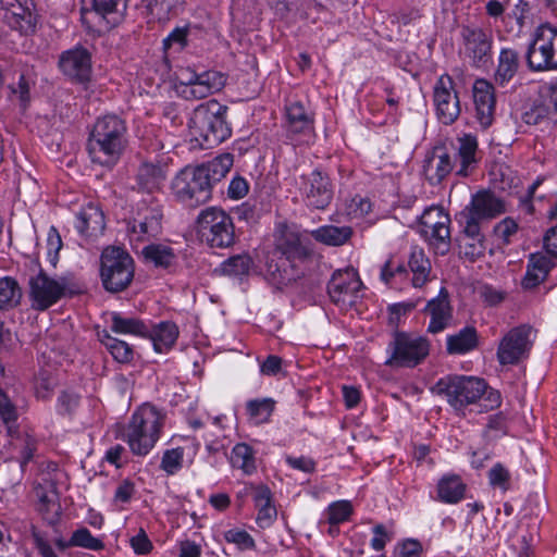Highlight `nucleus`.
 Segmentation results:
<instances>
[{
	"label": "nucleus",
	"mask_w": 557,
	"mask_h": 557,
	"mask_svg": "<svg viewBox=\"0 0 557 557\" xmlns=\"http://www.w3.org/2000/svg\"><path fill=\"white\" fill-rule=\"evenodd\" d=\"M457 143L458 146L454 151L456 153V161H459L456 175L467 177L474 171L479 162L476 157L478 140L475 136L465 134L457 138Z\"/></svg>",
	"instance_id": "obj_26"
},
{
	"label": "nucleus",
	"mask_w": 557,
	"mask_h": 557,
	"mask_svg": "<svg viewBox=\"0 0 557 557\" xmlns=\"http://www.w3.org/2000/svg\"><path fill=\"white\" fill-rule=\"evenodd\" d=\"M466 54L476 67L486 65L491 60L492 37L480 28L463 32Z\"/></svg>",
	"instance_id": "obj_23"
},
{
	"label": "nucleus",
	"mask_w": 557,
	"mask_h": 557,
	"mask_svg": "<svg viewBox=\"0 0 557 557\" xmlns=\"http://www.w3.org/2000/svg\"><path fill=\"white\" fill-rule=\"evenodd\" d=\"M552 262L548 257L540 252L531 253L522 286L527 289L536 287L546 280Z\"/></svg>",
	"instance_id": "obj_30"
},
{
	"label": "nucleus",
	"mask_w": 557,
	"mask_h": 557,
	"mask_svg": "<svg viewBox=\"0 0 557 557\" xmlns=\"http://www.w3.org/2000/svg\"><path fill=\"white\" fill-rule=\"evenodd\" d=\"M100 342L112 355L114 360L120 363H128L133 360L134 352L132 347L123 341L112 337L108 332H103L100 336Z\"/></svg>",
	"instance_id": "obj_42"
},
{
	"label": "nucleus",
	"mask_w": 557,
	"mask_h": 557,
	"mask_svg": "<svg viewBox=\"0 0 557 557\" xmlns=\"http://www.w3.org/2000/svg\"><path fill=\"white\" fill-rule=\"evenodd\" d=\"M450 218L441 207L424 210L420 220V234L438 255L450 248Z\"/></svg>",
	"instance_id": "obj_14"
},
{
	"label": "nucleus",
	"mask_w": 557,
	"mask_h": 557,
	"mask_svg": "<svg viewBox=\"0 0 557 557\" xmlns=\"http://www.w3.org/2000/svg\"><path fill=\"white\" fill-rule=\"evenodd\" d=\"M136 492L135 484L129 479L122 480L115 488L113 502L115 504L128 503Z\"/></svg>",
	"instance_id": "obj_55"
},
{
	"label": "nucleus",
	"mask_w": 557,
	"mask_h": 557,
	"mask_svg": "<svg viewBox=\"0 0 557 557\" xmlns=\"http://www.w3.org/2000/svg\"><path fill=\"white\" fill-rule=\"evenodd\" d=\"M352 506L348 500L332 503L327 508V521L332 525L339 524L350 517Z\"/></svg>",
	"instance_id": "obj_47"
},
{
	"label": "nucleus",
	"mask_w": 557,
	"mask_h": 557,
	"mask_svg": "<svg viewBox=\"0 0 557 557\" xmlns=\"http://www.w3.org/2000/svg\"><path fill=\"white\" fill-rule=\"evenodd\" d=\"M251 265L252 259L248 255H236L222 262L220 271L228 276H243L249 273Z\"/></svg>",
	"instance_id": "obj_43"
},
{
	"label": "nucleus",
	"mask_w": 557,
	"mask_h": 557,
	"mask_svg": "<svg viewBox=\"0 0 557 557\" xmlns=\"http://www.w3.org/2000/svg\"><path fill=\"white\" fill-rule=\"evenodd\" d=\"M285 461L290 468L305 473H312L315 471V461L307 456L294 457L287 455L285 457Z\"/></svg>",
	"instance_id": "obj_56"
},
{
	"label": "nucleus",
	"mask_w": 557,
	"mask_h": 557,
	"mask_svg": "<svg viewBox=\"0 0 557 557\" xmlns=\"http://www.w3.org/2000/svg\"><path fill=\"white\" fill-rule=\"evenodd\" d=\"M388 358L385 364L391 368H414L430 352V343L425 337L395 332L387 346Z\"/></svg>",
	"instance_id": "obj_9"
},
{
	"label": "nucleus",
	"mask_w": 557,
	"mask_h": 557,
	"mask_svg": "<svg viewBox=\"0 0 557 557\" xmlns=\"http://www.w3.org/2000/svg\"><path fill=\"white\" fill-rule=\"evenodd\" d=\"M129 544L134 552L139 555L148 554L152 549V543L143 529L129 540Z\"/></svg>",
	"instance_id": "obj_59"
},
{
	"label": "nucleus",
	"mask_w": 557,
	"mask_h": 557,
	"mask_svg": "<svg viewBox=\"0 0 557 557\" xmlns=\"http://www.w3.org/2000/svg\"><path fill=\"white\" fill-rule=\"evenodd\" d=\"M104 214L95 205L89 203L84 207L76 215L75 228L86 237L98 236L104 230Z\"/></svg>",
	"instance_id": "obj_28"
},
{
	"label": "nucleus",
	"mask_w": 557,
	"mask_h": 557,
	"mask_svg": "<svg viewBox=\"0 0 557 557\" xmlns=\"http://www.w3.org/2000/svg\"><path fill=\"white\" fill-rule=\"evenodd\" d=\"M36 493L39 498V505L51 506L52 513L48 516V523L55 524L60 518L61 507H60V504L57 502L58 496H57L54 488H52L49 492H45L40 487V488H37Z\"/></svg>",
	"instance_id": "obj_49"
},
{
	"label": "nucleus",
	"mask_w": 557,
	"mask_h": 557,
	"mask_svg": "<svg viewBox=\"0 0 557 557\" xmlns=\"http://www.w3.org/2000/svg\"><path fill=\"white\" fill-rule=\"evenodd\" d=\"M504 201L491 190H480L472 196L466 211L482 221H490L504 213Z\"/></svg>",
	"instance_id": "obj_24"
},
{
	"label": "nucleus",
	"mask_w": 557,
	"mask_h": 557,
	"mask_svg": "<svg viewBox=\"0 0 557 557\" xmlns=\"http://www.w3.org/2000/svg\"><path fill=\"white\" fill-rule=\"evenodd\" d=\"M421 544L416 540H407L398 546V557H420Z\"/></svg>",
	"instance_id": "obj_63"
},
{
	"label": "nucleus",
	"mask_w": 557,
	"mask_h": 557,
	"mask_svg": "<svg viewBox=\"0 0 557 557\" xmlns=\"http://www.w3.org/2000/svg\"><path fill=\"white\" fill-rule=\"evenodd\" d=\"M278 248L285 258L281 259V263L273 264L270 262L268 264V272L274 283L288 285L296 281L299 277V274L289 273L286 269V263L288 262L289 265L294 268V262L305 260L309 256V251L295 234L284 236L278 244Z\"/></svg>",
	"instance_id": "obj_15"
},
{
	"label": "nucleus",
	"mask_w": 557,
	"mask_h": 557,
	"mask_svg": "<svg viewBox=\"0 0 557 557\" xmlns=\"http://www.w3.org/2000/svg\"><path fill=\"white\" fill-rule=\"evenodd\" d=\"M437 499L445 504L459 503L466 493V484L457 474H447L437 483Z\"/></svg>",
	"instance_id": "obj_35"
},
{
	"label": "nucleus",
	"mask_w": 557,
	"mask_h": 557,
	"mask_svg": "<svg viewBox=\"0 0 557 557\" xmlns=\"http://www.w3.org/2000/svg\"><path fill=\"white\" fill-rule=\"evenodd\" d=\"M408 267L412 273L411 284L416 288H420L430 280L431 261L426 257L424 250L413 246L408 258Z\"/></svg>",
	"instance_id": "obj_32"
},
{
	"label": "nucleus",
	"mask_w": 557,
	"mask_h": 557,
	"mask_svg": "<svg viewBox=\"0 0 557 557\" xmlns=\"http://www.w3.org/2000/svg\"><path fill=\"white\" fill-rule=\"evenodd\" d=\"M18 413L15 405L10 400L9 396L0 388V419L7 425H11L17 421Z\"/></svg>",
	"instance_id": "obj_52"
},
{
	"label": "nucleus",
	"mask_w": 557,
	"mask_h": 557,
	"mask_svg": "<svg viewBox=\"0 0 557 557\" xmlns=\"http://www.w3.org/2000/svg\"><path fill=\"white\" fill-rule=\"evenodd\" d=\"M128 0H81V21L92 34L117 26L125 17Z\"/></svg>",
	"instance_id": "obj_5"
},
{
	"label": "nucleus",
	"mask_w": 557,
	"mask_h": 557,
	"mask_svg": "<svg viewBox=\"0 0 557 557\" xmlns=\"http://www.w3.org/2000/svg\"><path fill=\"white\" fill-rule=\"evenodd\" d=\"M127 144L126 122L115 114H106L96 120L87 139V151L92 163L111 169Z\"/></svg>",
	"instance_id": "obj_2"
},
{
	"label": "nucleus",
	"mask_w": 557,
	"mask_h": 557,
	"mask_svg": "<svg viewBox=\"0 0 557 557\" xmlns=\"http://www.w3.org/2000/svg\"><path fill=\"white\" fill-rule=\"evenodd\" d=\"M352 228L350 226L323 225L311 232V236L329 246H342L350 239Z\"/></svg>",
	"instance_id": "obj_38"
},
{
	"label": "nucleus",
	"mask_w": 557,
	"mask_h": 557,
	"mask_svg": "<svg viewBox=\"0 0 557 557\" xmlns=\"http://www.w3.org/2000/svg\"><path fill=\"white\" fill-rule=\"evenodd\" d=\"M299 190L306 205L319 210L329 207L334 197V184L329 174L321 169L301 175Z\"/></svg>",
	"instance_id": "obj_16"
},
{
	"label": "nucleus",
	"mask_w": 557,
	"mask_h": 557,
	"mask_svg": "<svg viewBox=\"0 0 557 557\" xmlns=\"http://www.w3.org/2000/svg\"><path fill=\"white\" fill-rule=\"evenodd\" d=\"M145 259L156 267L169 269L176 262V255L173 249L162 244H149L141 250Z\"/></svg>",
	"instance_id": "obj_40"
},
{
	"label": "nucleus",
	"mask_w": 557,
	"mask_h": 557,
	"mask_svg": "<svg viewBox=\"0 0 557 557\" xmlns=\"http://www.w3.org/2000/svg\"><path fill=\"white\" fill-rule=\"evenodd\" d=\"M177 92L185 100H200L220 91L226 83L223 73L218 71H203L197 73L190 67L177 72Z\"/></svg>",
	"instance_id": "obj_12"
},
{
	"label": "nucleus",
	"mask_w": 557,
	"mask_h": 557,
	"mask_svg": "<svg viewBox=\"0 0 557 557\" xmlns=\"http://www.w3.org/2000/svg\"><path fill=\"white\" fill-rule=\"evenodd\" d=\"M361 287L362 282L354 269L338 270L327 284V293L336 306L347 309L356 304Z\"/></svg>",
	"instance_id": "obj_18"
},
{
	"label": "nucleus",
	"mask_w": 557,
	"mask_h": 557,
	"mask_svg": "<svg viewBox=\"0 0 557 557\" xmlns=\"http://www.w3.org/2000/svg\"><path fill=\"white\" fill-rule=\"evenodd\" d=\"M59 66L62 73L71 79L84 83L91 74V57L84 48H75L62 53Z\"/></svg>",
	"instance_id": "obj_22"
},
{
	"label": "nucleus",
	"mask_w": 557,
	"mask_h": 557,
	"mask_svg": "<svg viewBox=\"0 0 557 557\" xmlns=\"http://www.w3.org/2000/svg\"><path fill=\"white\" fill-rule=\"evenodd\" d=\"M163 421V414L149 404L143 405L133 413L123 438L134 455L146 456L154 447Z\"/></svg>",
	"instance_id": "obj_4"
},
{
	"label": "nucleus",
	"mask_w": 557,
	"mask_h": 557,
	"mask_svg": "<svg viewBox=\"0 0 557 557\" xmlns=\"http://www.w3.org/2000/svg\"><path fill=\"white\" fill-rule=\"evenodd\" d=\"M455 168L456 153L445 146H435L425 159L424 173L431 184L442 183Z\"/></svg>",
	"instance_id": "obj_20"
},
{
	"label": "nucleus",
	"mask_w": 557,
	"mask_h": 557,
	"mask_svg": "<svg viewBox=\"0 0 557 557\" xmlns=\"http://www.w3.org/2000/svg\"><path fill=\"white\" fill-rule=\"evenodd\" d=\"M372 532L373 537L370 544L371 547L377 552L383 550L385 545L393 539V533L382 523L375 524Z\"/></svg>",
	"instance_id": "obj_54"
},
{
	"label": "nucleus",
	"mask_w": 557,
	"mask_h": 557,
	"mask_svg": "<svg viewBox=\"0 0 557 557\" xmlns=\"http://www.w3.org/2000/svg\"><path fill=\"white\" fill-rule=\"evenodd\" d=\"M227 107L211 99L195 108L188 122L193 138L203 148H212L226 140L232 129L226 122Z\"/></svg>",
	"instance_id": "obj_3"
},
{
	"label": "nucleus",
	"mask_w": 557,
	"mask_h": 557,
	"mask_svg": "<svg viewBox=\"0 0 557 557\" xmlns=\"http://www.w3.org/2000/svg\"><path fill=\"white\" fill-rule=\"evenodd\" d=\"M28 287L32 307L39 311H45L57 304L67 292L74 294L69 289L65 277L52 278L42 269L29 276Z\"/></svg>",
	"instance_id": "obj_13"
},
{
	"label": "nucleus",
	"mask_w": 557,
	"mask_h": 557,
	"mask_svg": "<svg viewBox=\"0 0 557 557\" xmlns=\"http://www.w3.org/2000/svg\"><path fill=\"white\" fill-rule=\"evenodd\" d=\"M530 71L545 72L557 69V28L549 24L540 25L525 52Z\"/></svg>",
	"instance_id": "obj_10"
},
{
	"label": "nucleus",
	"mask_w": 557,
	"mask_h": 557,
	"mask_svg": "<svg viewBox=\"0 0 557 557\" xmlns=\"http://www.w3.org/2000/svg\"><path fill=\"white\" fill-rule=\"evenodd\" d=\"M478 343L476 330L473 326H466L457 334L447 337L446 349L450 355H463L476 348Z\"/></svg>",
	"instance_id": "obj_36"
},
{
	"label": "nucleus",
	"mask_w": 557,
	"mask_h": 557,
	"mask_svg": "<svg viewBox=\"0 0 557 557\" xmlns=\"http://www.w3.org/2000/svg\"><path fill=\"white\" fill-rule=\"evenodd\" d=\"M163 211L157 201L140 203L127 221V236L133 247L158 239L162 234Z\"/></svg>",
	"instance_id": "obj_11"
},
{
	"label": "nucleus",
	"mask_w": 557,
	"mask_h": 557,
	"mask_svg": "<svg viewBox=\"0 0 557 557\" xmlns=\"http://www.w3.org/2000/svg\"><path fill=\"white\" fill-rule=\"evenodd\" d=\"M543 245L548 255L557 257V225L546 231Z\"/></svg>",
	"instance_id": "obj_64"
},
{
	"label": "nucleus",
	"mask_w": 557,
	"mask_h": 557,
	"mask_svg": "<svg viewBox=\"0 0 557 557\" xmlns=\"http://www.w3.org/2000/svg\"><path fill=\"white\" fill-rule=\"evenodd\" d=\"M184 448L176 447L163 453L160 468L169 475L177 473L183 467Z\"/></svg>",
	"instance_id": "obj_46"
},
{
	"label": "nucleus",
	"mask_w": 557,
	"mask_h": 557,
	"mask_svg": "<svg viewBox=\"0 0 557 557\" xmlns=\"http://www.w3.org/2000/svg\"><path fill=\"white\" fill-rule=\"evenodd\" d=\"M70 544L76 547H83L90 550H101L104 547L100 539L95 537L86 528H81L73 532Z\"/></svg>",
	"instance_id": "obj_45"
},
{
	"label": "nucleus",
	"mask_w": 557,
	"mask_h": 557,
	"mask_svg": "<svg viewBox=\"0 0 557 557\" xmlns=\"http://www.w3.org/2000/svg\"><path fill=\"white\" fill-rule=\"evenodd\" d=\"M433 102L438 120L450 125L461 113L460 100L455 83L448 74L441 75L433 87Z\"/></svg>",
	"instance_id": "obj_17"
},
{
	"label": "nucleus",
	"mask_w": 557,
	"mask_h": 557,
	"mask_svg": "<svg viewBox=\"0 0 557 557\" xmlns=\"http://www.w3.org/2000/svg\"><path fill=\"white\" fill-rule=\"evenodd\" d=\"M287 132L293 135H311L314 129V114L300 101L286 107Z\"/></svg>",
	"instance_id": "obj_27"
},
{
	"label": "nucleus",
	"mask_w": 557,
	"mask_h": 557,
	"mask_svg": "<svg viewBox=\"0 0 557 557\" xmlns=\"http://www.w3.org/2000/svg\"><path fill=\"white\" fill-rule=\"evenodd\" d=\"M20 455H21V468L24 467L34 458L37 450V441L34 436L25 434L20 438Z\"/></svg>",
	"instance_id": "obj_53"
},
{
	"label": "nucleus",
	"mask_w": 557,
	"mask_h": 557,
	"mask_svg": "<svg viewBox=\"0 0 557 557\" xmlns=\"http://www.w3.org/2000/svg\"><path fill=\"white\" fill-rule=\"evenodd\" d=\"M183 0H148V9L158 18H169V16L182 5Z\"/></svg>",
	"instance_id": "obj_48"
},
{
	"label": "nucleus",
	"mask_w": 557,
	"mask_h": 557,
	"mask_svg": "<svg viewBox=\"0 0 557 557\" xmlns=\"http://www.w3.org/2000/svg\"><path fill=\"white\" fill-rule=\"evenodd\" d=\"M488 481L490 484L494 487H499L503 491H507L509 487L510 473L509 471L502 465H494L488 471Z\"/></svg>",
	"instance_id": "obj_51"
},
{
	"label": "nucleus",
	"mask_w": 557,
	"mask_h": 557,
	"mask_svg": "<svg viewBox=\"0 0 557 557\" xmlns=\"http://www.w3.org/2000/svg\"><path fill=\"white\" fill-rule=\"evenodd\" d=\"M22 288L17 281L11 276L0 278V310H10L20 305Z\"/></svg>",
	"instance_id": "obj_41"
},
{
	"label": "nucleus",
	"mask_w": 557,
	"mask_h": 557,
	"mask_svg": "<svg viewBox=\"0 0 557 557\" xmlns=\"http://www.w3.org/2000/svg\"><path fill=\"white\" fill-rule=\"evenodd\" d=\"M111 331L117 334L146 337L149 333V324L134 317H125L114 312L111 317Z\"/></svg>",
	"instance_id": "obj_37"
},
{
	"label": "nucleus",
	"mask_w": 557,
	"mask_h": 557,
	"mask_svg": "<svg viewBox=\"0 0 557 557\" xmlns=\"http://www.w3.org/2000/svg\"><path fill=\"white\" fill-rule=\"evenodd\" d=\"M275 401L272 398L252 399L247 403V412L256 422L262 423L269 421Z\"/></svg>",
	"instance_id": "obj_44"
},
{
	"label": "nucleus",
	"mask_w": 557,
	"mask_h": 557,
	"mask_svg": "<svg viewBox=\"0 0 557 557\" xmlns=\"http://www.w3.org/2000/svg\"><path fill=\"white\" fill-rule=\"evenodd\" d=\"M233 161L231 153H222L206 163L185 166L172 181L174 196L188 207L206 203L212 197L213 185L225 177Z\"/></svg>",
	"instance_id": "obj_1"
},
{
	"label": "nucleus",
	"mask_w": 557,
	"mask_h": 557,
	"mask_svg": "<svg viewBox=\"0 0 557 557\" xmlns=\"http://www.w3.org/2000/svg\"><path fill=\"white\" fill-rule=\"evenodd\" d=\"M425 311L431 317L428 332L436 334L448 326L453 318V310L448 299V292L445 287L441 288L437 297L428 302Z\"/></svg>",
	"instance_id": "obj_25"
},
{
	"label": "nucleus",
	"mask_w": 557,
	"mask_h": 557,
	"mask_svg": "<svg viewBox=\"0 0 557 557\" xmlns=\"http://www.w3.org/2000/svg\"><path fill=\"white\" fill-rule=\"evenodd\" d=\"M520 66L519 52L512 48H503L498 55L494 79L498 85H506L517 74Z\"/></svg>",
	"instance_id": "obj_31"
},
{
	"label": "nucleus",
	"mask_w": 557,
	"mask_h": 557,
	"mask_svg": "<svg viewBox=\"0 0 557 557\" xmlns=\"http://www.w3.org/2000/svg\"><path fill=\"white\" fill-rule=\"evenodd\" d=\"M532 329L528 325H520L510 330L500 341L497 349V359L500 364H516L531 348Z\"/></svg>",
	"instance_id": "obj_19"
},
{
	"label": "nucleus",
	"mask_w": 557,
	"mask_h": 557,
	"mask_svg": "<svg viewBox=\"0 0 557 557\" xmlns=\"http://www.w3.org/2000/svg\"><path fill=\"white\" fill-rule=\"evenodd\" d=\"M433 392L446 397L447 403L457 411L475 404L486 392L483 379L466 375H447L438 380Z\"/></svg>",
	"instance_id": "obj_6"
},
{
	"label": "nucleus",
	"mask_w": 557,
	"mask_h": 557,
	"mask_svg": "<svg viewBox=\"0 0 557 557\" xmlns=\"http://www.w3.org/2000/svg\"><path fill=\"white\" fill-rule=\"evenodd\" d=\"M543 106L550 119L557 122V85H549L545 88Z\"/></svg>",
	"instance_id": "obj_57"
},
{
	"label": "nucleus",
	"mask_w": 557,
	"mask_h": 557,
	"mask_svg": "<svg viewBox=\"0 0 557 557\" xmlns=\"http://www.w3.org/2000/svg\"><path fill=\"white\" fill-rule=\"evenodd\" d=\"M282 369V358L275 355H270L261 363L260 371L264 375H276Z\"/></svg>",
	"instance_id": "obj_62"
},
{
	"label": "nucleus",
	"mask_w": 557,
	"mask_h": 557,
	"mask_svg": "<svg viewBox=\"0 0 557 557\" xmlns=\"http://www.w3.org/2000/svg\"><path fill=\"white\" fill-rule=\"evenodd\" d=\"M198 232L211 248H228L236 242L233 219L224 210L210 207L197 219Z\"/></svg>",
	"instance_id": "obj_8"
},
{
	"label": "nucleus",
	"mask_w": 557,
	"mask_h": 557,
	"mask_svg": "<svg viewBox=\"0 0 557 557\" xmlns=\"http://www.w3.org/2000/svg\"><path fill=\"white\" fill-rule=\"evenodd\" d=\"M518 231L517 222L511 218H505L495 226L496 235L504 239V242L509 243L510 237L516 234Z\"/></svg>",
	"instance_id": "obj_58"
},
{
	"label": "nucleus",
	"mask_w": 557,
	"mask_h": 557,
	"mask_svg": "<svg viewBox=\"0 0 557 557\" xmlns=\"http://www.w3.org/2000/svg\"><path fill=\"white\" fill-rule=\"evenodd\" d=\"M226 542L236 545L240 550L252 549L256 547L253 537L245 530L231 529L224 533Z\"/></svg>",
	"instance_id": "obj_50"
},
{
	"label": "nucleus",
	"mask_w": 557,
	"mask_h": 557,
	"mask_svg": "<svg viewBox=\"0 0 557 557\" xmlns=\"http://www.w3.org/2000/svg\"><path fill=\"white\" fill-rule=\"evenodd\" d=\"M165 177V172L160 164L141 162L136 173V186L134 188L152 194L161 188Z\"/></svg>",
	"instance_id": "obj_29"
},
{
	"label": "nucleus",
	"mask_w": 557,
	"mask_h": 557,
	"mask_svg": "<svg viewBox=\"0 0 557 557\" xmlns=\"http://www.w3.org/2000/svg\"><path fill=\"white\" fill-rule=\"evenodd\" d=\"M230 462L248 475L257 470L255 450L246 443H238L233 447Z\"/></svg>",
	"instance_id": "obj_39"
},
{
	"label": "nucleus",
	"mask_w": 557,
	"mask_h": 557,
	"mask_svg": "<svg viewBox=\"0 0 557 557\" xmlns=\"http://www.w3.org/2000/svg\"><path fill=\"white\" fill-rule=\"evenodd\" d=\"M472 92L475 117L483 128H487L494 121L496 103L494 86L486 79L479 78L473 84Z\"/></svg>",
	"instance_id": "obj_21"
},
{
	"label": "nucleus",
	"mask_w": 557,
	"mask_h": 557,
	"mask_svg": "<svg viewBox=\"0 0 557 557\" xmlns=\"http://www.w3.org/2000/svg\"><path fill=\"white\" fill-rule=\"evenodd\" d=\"M252 497L258 508L256 519L258 525L262 529L271 527L277 515L275 507L271 504V491L264 485L258 486L253 490Z\"/></svg>",
	"instance_id": "obj_33"
},
{
	"label": "nucleus",
	"mask_w": 557,
	"mask_h": 557,
	"mask_svg": "<svg viewBox=\"0 0 557 557\" xmlns=\"http://www.w3.org/2000/svg\"><path fill=\"white\" fill-rule=\"evenodd\" d=\"M100 277L110 293L126 289L134 277V261L129 253L120 247H107L101 253Z\"/></svg>",
	"instance_id": "obj_7"
},
{
	"label": "nucleus",
	"mask_w": 557,
	"mask_h": 557,
	"mask_svg": "<svg viewBox=\"0 0 557 557\" xmlns=\"http://www.w3.org/2000/svg\"><path fill=\"white\" fill-rule=\"evenodd\" d=\"M248 190L247 181L242 176H235L228 185L227 195L232 199H240L247 195Z\"/></svg>",
	"instance_id": "obj_60"
},
{
	"label": "nucleus",
	"mask_w": 557,
	"mask_h": 557,
	"mask_svg": "<svg viewBox=\"0 0 557 557\" xmlns=\"http://www.w3.org/2000/svg\"><path fill=\"white\" fill-rule=\"evenodd\" d=\"M35 84V82L25 74H21L16 87L12 88L13 94H17L20 100L26 104L29 101V91L30 87Z\"/></svg>",
	"instance_id": "obj_61"
},
{
	"label": "nucleus",
	"mask_w": 557,
	"mask_h": 557,
	"mask_svg": "<svg viewBox=\"0 0 557 557\" xmlns=\"http://www.w3.org/2000/svg\"><path fill=\"white\" fill-rule=\"evenodd\" d=\"M146 337L152 341L156 351L164 352L175 344L178 329L173 322H160L152 327L149 325V333Z\"/></svg>",
	"instance_id": "obj_34"
}]
</instances>
